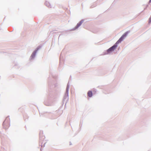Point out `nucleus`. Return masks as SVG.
I'll return each instance as SVG.
<instances>
[{
  "label": "nucleus",
  "instance_id": "f257e3e1",
  "mask_svg": "<svg viewBox=\"0 0 151 151\" xmlns=\"http://www.w3.org/2000/svg\"><path fill=\"white\" fill-rule=\"evenodd\" d=\"M128 33V32H125L116 42V43L117 44L121 42L124 39V37H125L127 36Z\"/></svg>",
  "mask_w": 151,
  "mask_h": 151
},
{
  "label": "nucleus",
  "instance_id": "f03ea898",
  "mask_svg": "<svg viewBox=\"0 0 151 151\" xmlns=\"http://www.w3.org/2000/svg\"><path fill=\"white\" fill-rule=\"evenodd\" d=\"M117 44L115 43L113 46L110 47L107 50V52L108 53H109L114 51L117 47Z\"/></svg>",
  "mask_w": 151,
  "mask_h": 151
},
{
  "label": "nucleus",
  "instance_id": "7ed1b4c3",
  "mask_svg": "<svg viewBox=\"0 0 151 151\" xmlns=\"http://www.w3.org/2000/svg\"><path fill=\"white\" fill-rule=\"evenodd\" d=\"M82 24V22H80L78 23L77 25L75 27V29H76L78 28Z\"/></svg>",
  "mask_w": 151,
  "mask_h": 151
},
{
  "label": "nucleus",
  "instance_id": "20e7f679",
  "mask_svg": "<svg viewBox=\"0 0 151 151\" xmlns=\"http://www.w3.org/2000/svg\"><path fill=\"white\" fill-rule=\"evenodd\" d=\"M82 24V22H80L78 23L77 25L75 27V29H76L78 28Z\"/></svg>",
  "mask_w": 151,
  "mask_h": 151
},
{
  "label": "nucleus",
  "instance_id": "39448f33",
  "mask_svg": "<svg viewBox=\"0 0 151 151\" xmlns=\"http://www.w3.org/2000/svg\"><path fill=\"white\" fill-rule=\"evenodd\" d=\"M87 94L89 97H91L92 96V93L91 91H89L88 92Z\"/></svg>",
  "mask_w": 151,
  "mask_h": 151
},
{
  "label": "nucleus",
  "instance_id": "423d86ee",
  "mask_svg": "<svg viewBox=\"0 0 151 151\" xmlns=\"http://www.w3.org/2000/svg\"><path fill=\"white\" fill-rule=\"evenodd\" d=\"M151 1V0H150V1Z\"/></svg>",
  "mask_w": 151,
  "mask_h": 151
}]
</instances>
